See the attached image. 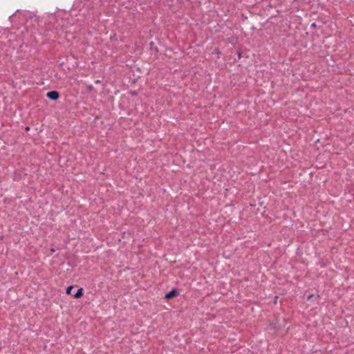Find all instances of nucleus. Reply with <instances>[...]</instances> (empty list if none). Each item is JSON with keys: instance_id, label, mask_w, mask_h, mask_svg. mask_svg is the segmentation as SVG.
Here are the masks:
<instances>
[{"instance_id": "f257e3e1", "label": "nucleus", "mask_w": 354, "mask_h": 354, "mask_svg": "<svg viewBox=\"0 0 354 354\" xmlns=\"http://www.w3.org/2000/svg\"><path fill=\"white\" fill-rule=\"evenodd\" d=\"M46 97L51 100H57L59 97V93L57 91H51L46 93Z\"/></svg>"}, {"instance_id": "f03ea898", "label": "nucleus", "mask_w": 354, "mask_h": 354, "mask_svg": "<svg viewBox=\"0 0 354 354\" xmlns=\"http://www.w3.org/2000/svg\"><path fill=\"white\" fill-rule=\"evenodd\" d=\"M178 295V290L176 289H172L171 290L165 294V298L166 299H170L171 298L176 297Z\"/></svg>"}, {"instance_id": "7ed1b4c3", "label": "nucleus", "mask_w": 354, "mask_h": 354, "mask_svg": "<svg viewBox=\"0 0 354 354\" xmlns=\"http://www.w3.org/2000/svg\"><path fill=\"white\" fill-rule=\"evenodd\" d=\"M83 291H84L83 288H82L77 289V292H75V294H74L73 297L75 299H78V298L81 297L83 295Z\"/></svg>"}, {"instance_id": "20e7f679", "label": "nucleus", "mask_w": 354, "mask_h": 354, "mask_svg": "<svg viewBox=\"0 0 354 354\" xmlns=\"http://www.w3.org/2000/svg\"><path fill=\"white\" fill-rule=\"evenodd\" d=\"M73 289V287L72 286L67 287L66 290V294L71 295Z\"/></svg>"}, {"instance_id": "39448f33", "label": "nucleus", "mask_w": 354, "mask_h": 354, "mask_svg": "<svg viewBox=\"0 0 354 354\" xmlns=\"http://www.w3.org/2000/svg\"><path fill=\"white\" fill-rule=\"evenodd\" d=\"M311 26H313V27H315V26H316V25H315V23H313V24H312Z\"/></svg>"}, {"instance_id": "423d86ee", "label": "nucleus", "mask_w": 354, "mask_h": 354, "mask_svg": "<svg viewBox=\"0 0 354 354\" xmlns=\"http://www.w3.org/2000/svg\"><path fill=\"white\" fill-rule=\"evenodd\" d=\"M277 298H278V297H277V296H276V297H274V302H276V301H277Z\"/></svg>"}, {"instance_id": "0eeeda50", "label": "nucleus", "mask_w": 354, "mask_h": 354, "mask_svg": "<svg viewBox=\"0 0 354 354\" xmlns=\"http://www.w3.org/2000/svg\"><path fill=\"white\" fill-rule=\"evenodd\" d=\"M50 251H51V252H54L55 250L54 249H51Z\"/></svg>"}, {"instance_id": "6e6552de", "label": "nucleus", "mask_w": 354, "mask_h": 354, "mask_svg": "<svg viewBox=\"0 0 354 354\" xmlns=\"http://www.w3.org/2000/svg\"><path fill=\"white\" fill-rule=\"evenodd\" d=\"M91 88H92V86H88V89H90V90H91Z\"/></svg>"}, {"instance_id": "1a4fd4ad", "label": "nucleus", "mask_w": 354, "mask_h": 354, "mask_svg": "<svg viewBox=\"0 0 354 354\" xmlns=\"http://www.w3.org/2000/svg\"><path fill=\"white\" fill-rule=\"evenodd\" d=\"M29 129H30V127H27L26 128V130H29Z\"/></svg>"}]
</instances>
